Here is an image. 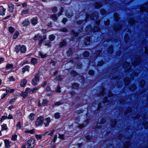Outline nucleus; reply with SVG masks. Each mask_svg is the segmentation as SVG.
<instances>
[{"instance_id":"09e8293b","label":"nucleus","mask_w":148,"mask_h":148,"mask_svg":"<svg viewBox=\"0 0 148 148\" xmlns=\"http://www.w3.org/2000/svg\"><path fill=\"white\" fill-rule=\"evenodd\" d=\"M60 113L58 112L56 113L55 114L54 117L56 119H58L60 118Z\"/></svg>"},{"instance_id":"ddd939ff","label":"nucleus","mask_w":148,"mask_h":148,"mask_svg":"<svg viewBox=\"0 0 148 148\" xmlns=\"http://www.w3.org/2000/svg\"><path fill=\"white\" fill-rule=\"evenodd\" d=\"M48 102V101L46 99L43 100L42 103H41L40 101L39 100V101L38 106H41L47 104Z\"/></svg>"},{"instance_id":"0e129e2a","label":"nucleus","mask_w":148,"mask_h":148,"mask_svg":"<svg viewBox=\"0 0 148 148\" xmlns=\"http://www.w3.org/2000/svg\"><path fill=\"white\" fill-rule=\"evenodd\" d=\"M58 137L59 138L62 139V140H64V135L63 134H58Z\"/></svg>"},{"instance_id":"e433bc0d","label":"nucleus","mask_w":148,"mask_h":148,"mask_svg":"<svg viewBox=\"0 0 148 148\" xmlns=\"http://www.w3.org/2000/svg\"><path fill=\"white\" fill-rule=\"evenodd\" d=\"M21 95L24 98H25L27 96V92L26 91L25 92H21Z\"/></svg>"},{"instance_id":"4d7b16f0","label":"nucleus","mask_w":148,"mask_h":148,"mask_svg":"<svg viewBox=\"0 0 148 148\" xmlns=\"http://www.w3.org/2000/svg\"><path fill=\"white\" fill-rule=\"evenodd\" d=\"M49 39L51 41H53L55 39V37L53 35H50L49 36Z\"/></svg>"},{"instance_id":"ea45409f","label":"nucleus","mask_w":148,"mask_h":148,"mask_svg":"<svg viewBox=\"0 0 148 148\" xmlns=\"http://www.w3.org/2000/svg\"><path fill=\"white\" fill-rule=\"evenodd\" d=\"M89 53L87 51H85L83 53V56L84 57H87L89 56Z\"/></svg>"},{"instance_id":"a878e982","label":"nucleus","mask_w":148,"mask_h":148,"mask_svg":"<svg viewBox=\"0 0 148 148\" xmlns=\"http://www.w3.org/2000/svg\"><path fill=\"white\" fill-rule=\"evenodd\" d=\"M66 42L65 41L63 40L62 41L60 42L59 46L60 47L62 48L65 46Z\"/></svg>"},{"instance_id":"4468645a","label":"nucleus","mask_w":148,"mask_h":148,"mask_svg":"<svg viewBox=\"0 0 148 148\" xmlns=\"http://www.w3.org/2000/svg\"><path fill=\"white\" fill-rule=\"evenodd\" d=\"M38 18L37 17L33 18L31 20V22L33 25H35L37 23Z\"/></svg>"},{"instance_id":"423d86ee","label":"nucleus","mask_w":148,"mask_h":148,"mask_svg":"<svg viewBox=\"0 0 148 148\" xmlns=\"http://www.w3.org/2000/svg\"><path fill=\"white\" fill-rule=\"evenodd\" d=\"M120 75H119V76H117L115 77H112V78H113V79H118V80L120 79V81H121V82L119 83V82H120V81H118V82L117 83V86L118 87H119L121 86L123 84V78H121V79H119V77H119V76H120Z\"/></svg>"},{"instance_id":"f03ea898","label":"nucleus","mask_w":148,"mask_h":148,"mask_svg":"<svg viewBox=\"0 0 148 148\" xmlns=\"http://www.w3.org/2000/svg\"><path fill=\"white\" fill-rule=\"evenodd\" d=\"M15 49V51L17 53L19 52L20 51L22 53H24L26 51V48L24 45L22 46L21 45L17 46H16Z\"/></svg>"},{"instance_id":"c03bdc74","label":"nucleus","mask_w":148,"mask_h":148,"mask_svg":"<svg viewBox=\"0 0 148 148\" xmlns=\"http://www.w3.org/2000/svg\"><path fill=\"white\" fill-rule=\"evenodd\" d=\"M138 73L136 72H133L131 75L130 77L132 79H133L134 75H137Z\"/></svg>"},{"instance_id":"79ce46f5","label":"nucleus","mask_w":148,"mask_h":148,"mask_svg":"<svg viewBox=\"0 0 148 148\" xmlns=\"http://www.w3.org/2000/svg\"><path fill=\"white\" fill-rule=\"evenodd\" d=\"M19 34L18 32L16 31L13 36V38L14 39H16L18 36Z\"/></svg>"},{"instance_id":"2eb2a0df","label":"nucleus","mask_w":148,"mask_h":148,"mask_svg":"<svg viewBox=\"0 0 148 148\" xmlns=\"http://www.w3.org/2000/svg\"><path fill=\"white\" fill-rule=\"evenodd\" d=\"M4 142L6 148H9L11 146V143L9 142V141L8 140H4Z\"/></svg>"},{"instance_id":"de8ad7c7","label":"nucleus","mask_w":148,"mask_h":148,"mask_svg":"<svg viewBox=\"0 0 148 148\" xmlns=\"http://www.w3.org/2000/svg\"><path fill=\"white\" fill-rule=\"evenodd\" d=\"M9 31L11 33H12L14 32L15 31V29L12 27H10L9 28Z\"/></svg>"},{"instance_id":"5701e85b","label":"nucleus","mask_w":148,"mask_h":148,"mask_svg":"<svg viewBox=\"0 0 148 148\" xmlns=\"http://www.w3.org/2000/svg\"><path fill=\"white\" fill-rule=\"evenodd\" d=\"M29 66L28 65H27L25 66L22 69V72L23 73H24L26 71H29Z\"/></svg>"},{"instance_id":"7ed1b4c3","label":"nucleus","mask_w":148,"mask_h":148,"mask_svg":"<svg viewBox=\"0 0 148 148\" xmlns=\"http://www.w3.org/2000/svg\"><path fill=\"white\" fill-rule=\"evenodd\" d=\"M132 62L134 66L140 64L141 61V58L139 56L136 55L135 57V59L132 58Z\"/></svg>"},{"instance_id":"49530a36","label":"nucleus","mask_w":148,"mask_h":148,"mask_svg":"<svg viewBox=\"0 0 148 148\" xmlns=\"http://www.w3.org/2000/svg\"><path fill=\"white\" fill-rule=\"evenodd\" d=\"M132 108L131 107H128L127 109L126 110L125 114L126 115L127 113H130L131 112Z\"/></svg>"},{"instance_id":"58836bf2","label":"nucleus","mask_w":148,"mask_h":148,"mask_svg":"<svg viewBox=\"0 0 148 148\" xmlns=\"http://www.w3.org/2000/svg\"><path fill=\"white\" fill-rule=\"evenodd\" d=\"M108 52L110 54L112 53L113 52V47L112 46H110L108 50Z\"/></svg>"},{"instance_id":"052dcab7","label":"nucleus","mask_w":148,"mask_h":148,"mask_svg":"<svg viewBox=\"0 0 148 148\" xmlns=\"http://www.w3.org/2000/svg\"><path fill=\"white\" fill-rule=\"evenodd\" d=\"M42 137V135L41 134L38 135H36V137L38 140H40Z\"/></svg>"},{"instance_id":"e2e57ef3","label":"nucleus","mask_w":148,"mask_h":148,"mask_svg":"<svg viewBox=\"0 0 148 148\" xmlns=\"http://www.w3.org/2000/svg\"><path fill=\"white\" fill-rule=\"evenodd\" d=\"M51 17L52 18V19L54 21L56 20L57 19V17L56 16L55 14L52 15L51 16Z\"/></svg>"},{"instance_id":"c9c22d12","label":"nucleus","mask_w":148,"mask_h":148,"mask_svg":"<svg viewBox=\"0 0 148 148\" xmlns=\"http://www.w3.org/2000/svg\"><path fill=\"white\" fill-rule=\"evenodd\" d=\"M13 67V65L12 64H7L6 66V68L7 69H11Z\"/></svg>"},{"instance_id":"aec40b11","label":"nucleus","mask_w":148,"mask_h":148,"mask_svg":"<svg viewBox=\"0 0 148 148\" xmlns=\"http://www.w3.org/2000/svg\"><path fill=\"white\" fill-rule=\"evenodd\" d=\"M90 40V37H87L85 40L84 43L86 45H88L89 44Z\"/></svg>"},{"instance_id":"dca6fc26","label":"nucleus","mask_w":148,"mask_h":148,"mask_svg":"<svg viewBox=\"0 0 148 148\" xmlns=\"http://www.w3.org/2000/svg\"><path fill=\"white\" fill-rule=\"evenodd\" d=\"M5 9L2 6H0V14L3 16L5 15Z\"/></svg>"},{"instance_id":"3c124183","label":"nucleus","mask_w":148,"mask_h":148,"mask_svg":"<svg viewBox=\"0 0 148 148\" xmlns=\"http://www.w3.org/2000/svg\"><path fill=\"white\" fill-rule=\"evenodd\" d=\"M128 22L129 24H132L135 22V21L134 18H131Z\"/></svg>"},{"instance_id":"b1692460","label":"nucleus","mask_w":148,"mask_h":148,"mask_svg":"<svg viewBox=\"0 0 148 148\" xmlns=\"http://www.w3.org/2000/svg\"><path fill=\"white\" fill-rule=\"evenodd\" d=\"M35 116V115L34 114L31 113L29 115L28 117L30 120L32 121L34 120Z\"/></svg>"},{"instance_id":"39448f33","label":"nucleus","mask_w":148,"mask_h":148,"mask_svg":"<svg viewBox=\"0 0 148 148\" xmlns=\"http://www.w3.org/2000/svg\"><path fill=\"white\" fill-rule=\"evenodd\" d=\"M43 117L40 116L37 119L36 122V124L38 126L41 125L43 123Z\"/></svg>"},{"instance_id":"f704fd0d","label":"nucleus","mask_w":148,"mask_h":148,"mask_svg":"<svg viewBox=\"0 0 148 148\" xmlns=\"http://www.w3.org/2000/svg\"><path fill=\"white\" fill-rule=\"evenodd\" d=\"M143 125L145 129L148 128V123L146 121H144L143 123Z\"/></svg>"},{"instance_id":"cd10ccee","label":"nucleus","mask_w":148,"mask_h":148,"mask_svg":"<svg viewBox=\"0 0 148 148\" xmlns=\"http://www.w3.org/2000/svg\"><path fill=\"white\" fill-rule=\"evenodd\" d=\"M136 85L133 84L130 86V89L131 91H134L136 89Z\"/></svg>"},{"instance_id":"2f4dec72","label":"nucleus","mask_w":148,"mask_h":148,"mask_svg":"<svg viewBox=\"0 0 148 148\" xmlns=\"http://www.w3.org/2000/svg\"><path fill=\"white\" fill-rule=\"evenodd\" d=\"M34 130H27L25 131V132L26 134L27 133H30L31 134H33L34 133Z\"/></svg>"},{"instance_id":"c756f323","label":"nucleus","mask_w":148,"mask_h":148,"mask_svg":"<svg viewBox=\"0 0 148 148\" xmlns=\"http://www.w3.org/2000/svg\"><path fill=\"white\" fill-rule=\"evenodd\" d=\"M124 81L125 84L127 85H128L129 84L130 82V79L129 78H125V79Z\"/></svg>"},{"instance_id":"680f3d73","label":"nucleus","mask_w":148,"mask_h":148,"mask_svg":"<svg viewBox=\"0 0 148 148\" xmlns=\"http://www.w3.org/2000/svg\"><path fill=\"white\" fill-rule=\"evenodd\" d=\"M55 130L54 129H53L52 130H50L49 131V133H48V135H50L51 136H52Z\"/></svg>"},{"instance_id":"1a4fd4ad","label":"nucleus","mask_w":148,"mask_h":148,"mask_svg":"<svg viewBox=\"0 0 148 148\" xmlns=\"http://www.w3.org/2000/svg\"><path fill=\"white\" fill-rule=\"evenodd\" d=\"M39 75H36L34 78L32 80V83L33 85H36L37 84V82L39 81Z\"/></svg>"},{"instance_id":"37998d69","label":"nucleus","mask_w":148,"mask_h":148,"mask_svg":"<svg viewBox=\"0 0 148 148\" xmlns=\"http://www.w3.org/2000/svg\"><path fill=\"white\" fill-rule=\"evenodd\" d=\"M72 86L73 88L76 89L78 87V85L76 83H75L72 85Z\"/></svg>"},{"instance_id":"6e6d98bb","label":"nucleus","mask_w":148,"mask_h":148,"mask_svg":"<svg viewBox=\"0 0 148 148\" xmlns=\"http://www.w3.org/2000/svg\"><path fill=\"white\" fill-rule=\"evenodd\" d=\"M116 123V121L115 120H112V121L111 123V126L114 127Z\"/></svg>"},{"instance_id":"603ef678","label":"nucleus","mask_w":148,"mask_h":148,"mask_svg":"<svg viewBox=\"0 0 148 148\" xmlns=\"http://www.w3.org/2000/svg\"><path fill=\"white\" fill-rule=\"evenodd\" d=\"M145 82L144 80H141L140 81V85L141 87H142L143 86H144V85L145 84Z\"/></svg>"},{"instance_id":"9b49d317","label":"nucleus","mask_w":148,"mask_h":148,"mask_svg":"<svg viewBox=\"0 0 148 148\" xmlns=\"http://www.w3.org/2000/svg\"><path fill=\"white\" fill-rule=\"evenodd\" d=\"M98 17V13L95 12L92 14L90 16V18L92 19L96 20Z\"/></svg>"},{"instance_id":"8fccbe9b","label":"nucleus","mask_w":148,"mask_h":148,"mask_svg":"<svg viewBox=\"0 0 148 148\" xmlns=\"http://www.w3.org/2000/svg\"><path fill=\"white\" fill-rule=\"evenodd\" d=\"M70 74L71 76L74 77L75 76L77 75V73L75 71H71Z\"/></svg>"},{"instance_id":"f3484780","label":"nucleus","mask_w":148,"mask_h":148,"mask_svg":"<svg viewBox=\"0 0 148 148\" xmlns=\"http://www.w3.org/2000/svg\"><path fill=\"white\" fill-rule=\"evenodd\" d=\"M29 23V21L27 19H26L22 22V24L23 26H27L28 25Z\"/></svg>"},{"instance_id":"5fc2aeb1","label":"nucleus","mask_w":148,"mask_h":148,"mask_svg":"<svg viewBox=\"0 0 148 148\" xmlns=\"http://www.w3.org/2000/svg\"><path fill=\"white\" fill-rule=\"evenodd\" d=\"M109 37L110 38H109V39L111 41H114V40H117V39H118V37L116 36H114V37H113L112 38H110L111 37L110 36Z\"/></svg>"},{"instance_id":"20e7f679","label":"nucleus","mask_w":148,"mask_h":148,"mask_svg":"<svg viewBox=\"0 0 148 148\" xmlns=\"http://www.w3.org/2000/svg\"><path fill=\"white\" fill-rule=\"evenodd\" d=\"M107 102L108 103H112V101H108V98L107 97H106L104 98V101L102 103H99L98 105V107L97 108V109L99 110L100 109L101 107H102L101 106V105H107L106 104V103Z\"/></svg>"},{"instance_id":"f257e3e1","label":"nucleus","mask_w":148,"mask_h":148,"mask_svg":"<svg viewBox=\"0 0 148 148\" xmlns=\"http://www.w3.org/2000/svg\"><path fill=\"white\" fill-rule=\"evenodd\" d=\"M28 148H32L35 145V140L33 138H31L28 140L26 144Z\"/></svg>"},{"instance_id":"338daca9","label":"nucleus","mask_w":148,"mask_h":148,"mask_svg":"<svg viewBox=\"0 0 148 148\" xmlns=\"http://www.w3.org/2000/svg\"><path fill=\"white\" fill-rule=\"evenodd\" d=\"M73 51V49H71V48L69 49L68 50V52H67V53L68 55H70L72 53V52Z\"/></svg>"},{"instance_id":"a19ab883","label":"nucleus","mask_w":148,"mask_h":148,"mask_svg":"<svg viewBox=\"0 0 148 148\" xmlns=\"http://www.w3.org/2000/svg\"><path fill=\"white\" fill-rule=\"evenodd\" d=\"M102 5L100 3L97 2L95 4V6L97 8H99L101 7Z\"/></svg>"},{"instance_id":"6e6552de","label":"nucleus","mask_w":148,"mask_h":148,"mask_svg":"<svg viewBox=\"0 0 148 148\" xmlns=\"http://www.w3.org/2000/svg\"><path fill=\"white\" fill-rule=\"evenodd\" d=\"M140 10L141 12L145 11L148 12V3L140 7Z\"/></svg>"},{"instance_id":"4be33fe9","label":"nucleus","mask_w":148,"mask_h":148,"mask_svg":"<svg viewBox=\"0 0 148 148\" xmlns=\"http://www.w3.org/2000/svg\"><path fill=\"white\" fill-rule=\"evenodd\" d=\"M8 128L6 124H4L1 125V131H3V130H7Z\"/></svg>"},{"instance_id":"393cba45","label":"nucleus","mask_w":148,"mask_h":148,"mask_svg":"<svg viewBox=\"0 0 148 148\" xmlns=\"http://www.w3.org/2000/svg\"><path fill=\"white\" fill-rule=\"evenodd\" d=\"M29 12V10L28 9L23 10L22 11L21 14L22 15H24L27 14Z\"/></svg>"},{"instance_id":"13d9d810","label":"nucleus","mask_w":148,"mask_h":148,"mask_svg":"<svg viewBox=\"0 0 148 148\" xmlns=\"http://www.w3.org/2000/svg\"><path fill=\"white\" fill-rule=\"evenodd\" d=\"M114 16L116 21H118L119 19V17L117 14L116 13H115L114 14Z\"/></svg>"},{"instance_id":"0eeeda50","label":"nucleus","mask_w":148,"mask_h":148,"mask_svg":"<svg viewBox=\"0 0 148 148\" xmlns=\"http://www.w3.org/2000/svg\"><path fill=\"white\" fill-rule=\"evenodd\" d=\"M130 64L127 62H124L123 65V66L124 69H126L125 70L126 72L130 71L131 69V66H130Z\"/></svg>"},{"instance_id":"69168bd1","label":"nucleus","mask_w":148,"mask_h":148,"mask_svg":"<svg viewBox=\"0 0 148 148\" xmlns=\"http://www.w3.org/2000/svg\"><path fill=\"white\" fill-rule=\"evenodd\" d=\"M60 31L64 32H67L68 31L67 29L65 28H63L60 30Z\"/></svg>"},{"instance_id":"bf43d9fd","label":"nucleus","mask_w":148,"mask_h":148,"mask_svg":"<svg viewBox=\"0 0 148 148\" xmlns=\"http://www.w3.org/2000/svg\"><path fill=\"white\" fill-rule=\"evenodd\" d=\"M16 99L15 98L12 99L11 100L9 101V103L10 104H12L14 102Z\"/></svg>"},{"instance_id":"f8f14e48","label":"nucleus","mask_w":148,"mask_h":148,"mask_svg":"<svg viewBox=\"0 0 148 148\" xmlns=\"http://www.w3.org/2000/svg\"><path fill=\"white\" fill-rule=\"evenodd\" d=\"M51 122V120L49 117L47 118L46 119L44 123L45 127L48 126L49 123Z\"/></svg>"},{"instance_id":"864d4df0","label":"nucleus","mask_w":148,"mask_h":148,"mask_svg":"<svg viewBox=\"0 0 148 148\" xmlns=\"http://www.w3.org/2000/svg\"><path fill=\"white\" fill-rule=\"evenodd\" d=\"M63 103L61 101H58L56 102L54 104V105L58 106L61 105Z\"/></svg>"},{"instance_id":"9d476101","label":"nucleus","mask_w":148,"mask_h":148,"mask_svg":"<svg viewBox=\"0 0 148 148\" xmlns=\"http://www.w3.org/2000/svg\"><path fill=\"white\" fill-rule=\"evenodd\" d=\"M100 21H98L96 22V24L97 25H95L94 29H93V31L94 32L99 31L100 30V28H99L98 25L99 24Z\"/></svg>"},{"instance_id":"412c9836","label":"nucleus","mask_w":148,"mask_h":148,"mask_svg":"<svg viewBox=\"0 0 148 148\" xmlns=\"http://www.w3.org/2000/svg\"><path fill=\"white\" fill-rule=\"evenodd\" d=\"M8 10L10 12H11L13 11L14 5L13 4L10 3L8 5Z\"/></svg>"},{"instance_id":"a18cd8bd","label":"nucleus","mask_w":148,"mask_h":148,"mask_svg":"<svg viewBox=\"0 0 148 148\" xmlns=\"http://www.w3.org/2000/svg\"><path fill=\"white\" fill-rule=\"evenodd\" d=\"M71 33L73 35V37H76L78 35V33L75 32L74 31L72 30L71 31Z\"/></svg>"},{"instance_id":"4c0bfd02","label":"nucleus","mask_w":148,"mask_h":148,"mask_svg":"<svg viewBox=\"0 0 148 148\" xmlns=\"http://www.w3.org/2000/svg\"><path fill=\"white\" fill-rule=\"evenodd\" d=\"M130 145V142L129 141H127L124 144V147L125 148H127Z\"/></svg>"},{"instance_id":"7c9ffc66","label":"nucleus","mask_w":148,"mask_h":148,"mask_svg":"<svg viewBox=\"0 0 148 148\" xmlns=\"http://www.w3.org/2000/svg\"><path fill=\"white\" fill-rule=\"evenodd\" d=\"M121 25H116L114 27V30L116 31H117L119 30L121 28Z\"/></svg>"},{"instance_id":"c85d7f7f","label":"nucleus","mask_w":148,"mask_h":148,"mask_svg":"<svg viewBox=\"0 0 148 148\" xmlns=\"http://www.w3.org/2000/svg\"><path fill=\"white\" fill-rule=\"evenodd\" d=\"M27 83V81L26 80L24 79L22 80L21 83V86L24 87L26 85Z\"/></svg>"},{"instance_id":"774afa93","label":"nucleus","mask_w":148,"mask_h":148,"mask_svg":"<svg viewBox=\"0 0 148 148\" xmlns=\"http://www.w3.org/2000/svg\"><path fill=\"white\" fill-rule=\"evenodd\" d=\"M17 136L16 135H13L12 138V140H16L17 139Z\"/></svg>"},{"instance_id":"72a5a7b5","label":"nucleus","mask_w":148,"mask_h":148,"mask_svg":"<svg viewBox=\"0 0 148 148\" xmlns=\"http://www.w3.org/2000/svg\"><path fill=\"white\" fill-rule=\"evenodd\" d=\"M31 62L34 64H36L38 63V60L36 58H33L32 59Z\"/></svg>"},{"instance_id":"a211bd4d","label":"nucleus","mask_w":148,"mask_h":148,"mask_svg":"<svg viewBox=\"0 0 148 148\" xmlns=\"http://www.w3.org/2000/svg\"><path fill=\"white\" fill-rule=\"evenodd\" d=\"M91 30V26L90 25L87 26L85 29L86 31L88 32V34H90V32Z\"/></svg>"},{"instance_id":"473e14b6","label":"nucleus","mask_w":148,"mask_h":148,"mask_svg":"<svg viewBox=\"0 0 148 148\" xmlns=\"http://www.w3.org/2000/svg\"><path fill=\"white\" fill-rule=\"evenodd\" d=\"M39 53L40 56L42 58H44L47 56V55L46 54H44L42 52L40 51L39 52Z\"/></svg>"},{"instance_id":"bb28decb","label":"nucleus","mask_w":148,"mask_h":148,"mask_svg":"<svg viewBox=\"0 0 148 148\" xmlns=\"http://www.w3.org/2000/svg\"><path fill=\"white\" fill-rule=\"evenodd\" d=\"M6 93H11L13 92L14 90L11 89L9 88H7L6 89Z\"/></svg>"},{"instance_id":"6ab92c4d","label":"nucleus","mask_w":148,"mask_h":148,"mask_svg":"<svg viewBox=\"0 0 148 148\" xmlns=\"http://www.w3.org/2000/svg\"><path fill=\"white\" fill-rule=\"evenodd\" d=\"M41 39V36L40 34L36 35L33 38L34 40H40Z\"/></svg>"}]
</instances>
